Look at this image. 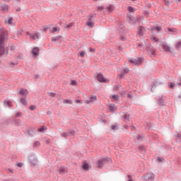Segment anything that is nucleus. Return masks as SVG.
Returning a JSON list of instances; mask_svg holds the SVG:
<instances>
[{
	"label": "nucleus",
	"instance_id": "nucleus-1",
	"mask_svg": "<svg viewBox=\"0 0 181 181\" xmlns=\"http://www.w3.org/2000/svg\"><path fill=\"white\" fill-rule=\"evenodd\" d=\"M144 45L146 46V50L151 57H152V56H156V49H155L152 45L150 44L148 45L146 42H144Z\"/></svg>",
	"mask_w": 181,
	"mask_h": 181
},
{
	"label": "nucleus",
	"instance_id": "nucleus-2",
	"mask_svg": "<svg viewBox=\"0 0 181 181\" xmlns=\"http://www.w3.org/2000/svg\"><path fill=\"white\" fill-rule=\"evenodd\" d=\"M110 162H112V160H111V158L107 157V158H104L100 160H98L96 163V165H97L98 168H99V169H101V168H103L104 165H105L107 163H110Z\"/></svg>",
	"mask_w": 181,
	"mask_h": 181
},
{
	"label": "nucleus",
	"instance_id": "nucleus-3",
	"mask_svg": "<svg viewBox=\"0 0 181 181\" xmlns=\"http://www.w3.org/2000/svg\"><path fill=\"white\" fill-rule=\"evenodd\" d=\"M0 35H1L3 37V43H4V54H5V52H6L5 40H8V31L5 30V29H1Z\"/></svg>",
	"mask_w": 181,
	"mask_h": 181
},
{
	"label": "nucleus",
	"instance_id": "nucleus-4",
	"mask_svg": "<svg viewBox=\"0 0 181 181\" xmlns=\"http://www.w3.org/2000/svg\"><path fill=\"white\" fill-rule=\"evenodd\" d=\"M97 80L99 83H110V80L105 78L102 73L98 74Z\"/></svg>",
	"mask_w": 181,
	"mask_h": 181
},
{
	"label": "nucleus",
	"instance_id": "nucleus-5",
	"mask_svg": "<svg viewBox=\"0 0 181 181\" xmlns=\"http://www.w3.org/2000/svg\"><path fill=\"white\" fill-rule=\"evenodd\" d=\"M144 180L148 181H154L155 180V174L152 173H148L146 175L143 177Z\"/></svg>",
	"mask_w": 181,
	"mask_h": 181
},
{
	"label": "nucleus",
	"instance_id": "nucleus-6",
	"mask_svg": "<svg viewBox=\"0 0 181 181\" xmlns=\"http://www.w3.org/2000/svg\"><path fill=\"white\" fill-rule=\"evenodd\" d=\"M30 163L31 165H33L34 166L36 165V163H37V158H36V156L34 154H32L28 158Z\"/></svg>",
	"mask_w": 181,
	"mask_h": 181
},
{
	"label": "nucleus",
	"instance_id": "nucleus-7",
	"mask_svg": "<svg viewBox=\"0 0 181 181\" xmlns=\"http://www.w3.org/2000/svg\"><path fill=\"white\" fill-rule=\"evenodd\" d=\"M88 21L86 23L87 26H89V28H94V23H93V18H94V16L89 15L88 16Z\"/></svg>",
	"mask_w": 181,
	"mask_h": 181
},
{
	"label": "nucleus",
	"instance_id": "nucleus-8",
	"mask_svg": "<svg viewBox=\"0 0 181 181\" xmlns=\"http://www.w3.org/2000/svg\"><path fill=\"white\" fill-rule=\"evenodd\" d=\"M4 52V37H2V35H0V57L3 56Z\"/></svg>",
	"mask_w": 181,
	"mask_h": 181
},
{
	"label": "nucleus",
	"instance_id": "nucleus-9",
	"mask_svg": "<svg viewBox=\"0 0 181 181\" xmlns=\"http://www.w3.org/2000/svg\"><path fill=\"white\" fill-rule=\"evenodd\" d=\"M129 63H132V64H134L135 66H138V64H141V63H142V59L139 57L138 59H130Z\"/></svg>",
	"mask_w": 181,
	"mask_h": 181
},
{
	"label": "nucleus",
	"instance_id": "nucleus-10",
	"mask_svg": "<svg viewBox=\"0 0 181 181\" xmlns=\"http://www.w3.org/2000/svg\"><path fill=\"white\" fill-rule=\"evenodd\" d=\"M11 122H12V119H7L5 121L0 123V127H1L2 128H5V127H8V125H9Z\"/></svg>",
	"mask_w": 181,
	"mask_h": 181
},
{
	"label": "nucleus",
	"instance_id": "nucleus-11",
	"mask_svg": "<svg viewBox=\"0 0 181 181\" xmlns=\"http://www.w3.org/2000/svg\"><path fill=\"white\" fill-rule=\"evenodd\" d=\"M27 134L29 136H35L36 135V129L35 128H30L27 130Z\"/></svg>",
	"mask_w": 181,
	"mask_h": 181
},
{
	"label": "nucleus",
	"instance_id": "nucleus-12",
	"mask_svg": "<svg viewBox=\"0 0 181 181\" xmlns=\"http://www.w3.org/2000/svg\"><path fill=\"white\" fill-rule=\"evenodd\" d=\"M127 19L129 21V23L135 24V17L134 16L129 14L127 16Z\"/></svg>",
	"mask_w": 181,
	"mask_h": 181
},
{
	"label": "nucleus",
	"instance_id": "nucleus-13",
	"mask_svg": "<svg viewBox=\"0 0 181 181\" xmlns=\"http://www.w3.org/2000/svg\"><path fill=\"white\" fill-rule=\"evenodd\" d=\"M39 51L40 49H39V47H35L33 49L32 53L35 57H37V56H39Z\"/></svg>",
	"mask_w": 181,
	"mask_h": 181
},
{
	"label": "nucleus",
	"instance_id": "nucleus-14",
	"mask_svg": "<svg viewBox=\"0 0 181 181\" xmlns=\"http://www.w3.org/2000/svg\"><path fill=\"white\" fill-rule=\"evenodd\" d=\"M82 169L86 170V172H88L90 169V165L87 162L84 161L82 165Z\"/></svg>",
	"mask_w": 181,
	"mask_h": 181
},
{
	"label": "nucleus",
	"instance_id": "nucleus-15",
	"mask_svg": "<svg viewBox=\"0 0 181 181\" xmlns=\"http://www.w3.org/2000/svg\"><path fill=\"white\" fill-rule=\"evenodd\" d=\"M1 8L2 12L5 13V12H8L9 9V6L7 4H2Z\"/></svg>",
	"mask_w": 181,
	"mask_h": 181
},
{
	"label": "nucleus",
	"instance_id": "nucleus-16",
	"mask_svg": "<svg viewBox=\"0 0 181 181\" xmlns=\"http://www.w3.org/2000/svg\"><path fill=\"white\" fill-rule=\"evenodd\" d=\"M65 134H66V136H74V135L76 134V131L71 129V130H69L66 132H65Z\"/></svg>",
	"mask_w": 181,
	"mask_h": 181
},
{
	"label": "nucleus",
	"instance_id": "nucleus-17",
	"mask_svg": "<svg viewBox=\"0 0 181 181\" xmlns=\"http://www.w3.org/2000/svg\"><path fill=\"white\" fill-rule=\"evenodd\" d=\"M11 122H13V124H14L16 126H19L21 125V124H22V120L19 119H13V120H11Z\"/></svg>",
	"mask_w": 181,
	"mask_h": 181
},
{
	"label": "nucleus",
	"instance_id": "nucleus-18",
	"mask_svg": "<svg viewBox=\"0 0 181 181\" xmlns=\"http://www.w3.org/2000/svg\"><path fill=\"white\" fill-rule=\"evenodd\" d=\"M151 30L152 33H153V32H155V30H157V32H160V30H162V27L153 26V28H151Z\"/></svg>",
	"mask_w": 181,
	"mask_h": 181
},
{
	"label": "nucleus",
	"instance_id": "nucleus-19",
	"mask_svg": "<svg viewBox=\"0 0 181 181\" xmlns=\"http://www.w3.org/2000/svg\"><path fill=\"white\" fill-rule=\"evenodd\" d=\"M144 30H145V27L140 26L139 28L138 35H139V36H144Z\"/></svg>",
	"mask_w": 181,
	"mask_h": 181
},
{
	"label": "nucleus",
	"instance_id": "nucleus-20",
	"mask_svg": "<svg viewBox=\"0 0 181 181\" xmlns=\"http://www.w3.org/2000/svg\"><path fill=\"white\" fill-rule=\"evenodd\" d=\"M4 105L5 107H6V105H7V107H8L9 108H11V107H12V102H11L10 100H5L4 101Z\"/></svg>",
	"mask_w": 181,
	"mask_h": 181
},
{
	"label": "nucleus",
	"instance_id": "nucleus-21",
	"mask_svg": "<svg viewBox=\"0 0 181 181\" xmlns=\"http://www.w3.org/2000/svg\"><path fill=\"white\" fill-rule=\"evenodd\" d=\"M160 84H162V83H158L156 81L153 82L151 87V91H153V87H158V86H159Z\"/></svg>",
	"mask_w": 181,
	"mask_h": 181
},
{
	"label": "nucleus",
	"instance_id": "nucleus-22",
	"mask_svg": "<svg viewBox=\"0 0 181 181\" xmlns=\"http://www.w3.org/2000/svg\"><path fill=\"white\" fill-rule=\"evenodd\" d=\"M162 47L165 52H170V47H169L168 45H166V44H163Z\"/></svg>",
	"mask_w": 181,
	"mask_h": 181
},
{
	"label": "nucleus",
	"instance_id": "nucleus-23",
	"mask_svg": "<svg viewBox=\"0 0 181 181\" xmlns=\"http://www.w3.org/2000/svg\"><path fill=\"white\" fill-rule=\"evenodd\" d=\"M106 11H108V12H112L114 9H115V6L114 5L110 4L109 6L105 8Z\"/></svg>",
	"mask_w": 181,
	"mask_h": 181
},
{
	"label": "nucleus",
	"instance_id": "nucleus-24",
	"mask_svg": "<svg viewBox=\"0 0 181 181\" xmlns=\"http://www.w3.org/2000/svg\"><path fill=\"white\" fill-rule=\"evenodd\" d=\"M109 110L111 111V112H114L115 110H117V107L115 106V104H110L109 105Z\"/></svg>",
	"mask_w": 181,
	"mask_h": 181
},
{
	"label": "nucleus",
	"instance_id": "nucleus-25",
	"mask_svg": "<svg viewBox=\"0 0 181 181\" xmlns=\"http://www.w3.org/2000/svg\"><path fill=\"white\" fill-rule=\"evenodd\" d=\"M47 129V127H46V126L43 125L37 129V132H44V131H46Z\"/></svg>",
	"mask_w": 181,
	"mask_h": 181
},
{
	"label": "nucleus",
	"instance_id": "nucleus-26",
	"mask_svg": "<svg viewBox=\"0 0 181 181\" xmlns=\"http://www.w3.org/2000/svg\"><path fill=\"white\" fill-rule=\"evenodd\" d=\"M158 105H161V106L165 105V101L163 100V97H160L159 98V100H158Z\"/></svg>",
	"mask_w": 181,
	"mask_h": 181
},
{
	"label": "nucleus",
	"instance_id": "nucleus-27",
	"mask_svg": "<svg viewBox=\"0 0 181 181\" xmlns=\"http://www.w3.org/2000/svg\"><path fill=\"white\" fill-rule=\"evenodd\" d=\"M20 102L21 103V104L23 105H26V104H28V101H26L25 98H21V100H20Z\"/></svg>",
	"mask_w": 181,
	"mask_h": 181
},
{
	"label": "nucleus",
	"instance_id": "nucleus-28",
	"mask_svg": "<svg viewBox=\"0 0 181 181\" xmlns=\"http://www.w3.org/2000/svg\"><path fill=\"white\" fill-rule=\"evenodd\" d=\"M62 36L59 35V36H57V37H53L52 38V42H57V40H60V39H62Z\"/></svg>",
	"mask_w": 181,
	"mask_h": 181
},
{
	"label": "nucleus",
	"instance_id": "nucleus-29",
	"mask_svg": "<svg viewBox=\"0 0 181 181\" xmlns=\"http://www.w3.org/2000/svg\"><path fill=\"white\" fill-rule=\"evenodd\" d=\"M138 149L141 152H145V151L146 150V147H145V146H139Z\"/></svg>",
	"mask_w": 181,
	"mask_h": 181
},
{
	"label": "nucleus",
	"instance_id": "nucleus-30",
	"mask_svg": "<svg viewBox=\"0 0 181 181\" xmlns=\"http://www.w3.org/2000/svg\"><path fill=\"white\" fill-rule=\"evenodd\" d=\"M19 94H21V95H25L26 94H28V90L21 89L19 92Z\"/></svg>",
	"mask_w": 181,
	"mask_h": 181
},
{
	"label": "nucleus",
	"instance_id": "nucleus-31",
	"mask_svg": "<svg viewBox=\"0 0 181 181\" xmlns=\"http://www.w3.org/2000/svg\"><path fill=\"white\" fill-rule=\"evenodd\" d=\"M175 86H176V83H173V82L168 83L169 88H175Z\"/></svg>",
	"mask_w": 181,
	"mask_h": 181
},
{
	"label": "nucleus",
	"instance_id": "nucleus-32",
	"mask_svg": "<svg viewBox=\"0 0 181 181\" xmlns=\"http://www.w3.org/2000/svg\"><path fill=\"white\" fill-rule=\"evenodd\" d=\"M40 146V142L39 141H36L34 142L33 148H39Z\"/></svg>",
	"mask_w": 181,
	"mask_h": 181
},
{
	"label": "nucleus",
	"instance_id": "nucleus-33",
	"mask_svg": "<svg viewBox=\"0 0 181 181\" xmlns=\"http://www.w3.org/2000/svg\"><path fill=\"white\" fill-rule=\"evenodd\" d=\"M112 100H114V101H118V100H119V95H113L112 96Z\"/></svg>",
	"mask_w": 181,
	"mask_h": 181
},
{
	"label": "nucleus",
	"instance_id": "nucleus-34",
	"mask_svg": "<svg viewBox=\"0 0 181 181\" xmlns=\"http://www.w3.org/2000/svg\"><path fill=\"white\" fill-rule=\"evenodd\" d=\"M64 104H73V101L69 99H66L64 100Z\"/></svg>",
	"mask_w": 181,
	"mask_h": 181
},
{
	"label": "nucleus",
	"instance_id": "nucleus-35",
	"mask_svg": "<svg viewBox=\"0 0 181 181\" xmlns=\"http://www.w3.org/2000/svg\"><path fill=\"white\" fill-rule=\"evenodd\" d=\"M74 26V23H70L69 24L66 25V29H70L71 28H73Z\"/></svg>",
	"mask_w": 181,
	"mask_h": 181
},
{
	"label": "nucleus",
	"instance_id": "nucleus-36",
	"mask_svg": "<svg viewBox=\"0 0 181 181\" xmlns=\"http://www.w3.org/2000/svg\"><path fill=\"white\" fill-rule=\"evenodd\" d=\"M127 11H129V12H135V8H134L132 6H129L127 8Z\"/></svg>",
	"mask_w": 181,
	"mask_h": 181
},
{
	"label": "nucleus",
	"instance_id": "nucleus-37",
	"mask_svg": "<svg viewBox=\"0 0 181 181\" xmlns=\"http://www.w3.org/2000/svg\"><path fill=\"white\" fill-rule=\"evenodd\" d=\"M89 100L91 103H93V101H97V96H91Z\"/></svg>",
	"mask_w": 181,
	"mask_h": 181
},
{
	"label": "nucleus",
	"instance_id": "nucleus-38",
	"mask_svg": "<svg viewBox=\"0 0 181 181\" xmlns=\"http://www.w3.org/2000/svg\"><path fill=\"white\" fill-rule=\"evenodd\" d=\"M57 30H58V32H60V28H59L57 29V28L54 27V28H52V33H54V32H57Z\"/></svg>",
	"mask_w": 181,
	"mask_h": 181
},
{
	"label": "nucleus",
	"instance_id": "nucleus-39",
	"mask_svg": "<svg viewBox=\"0 0 181 181\" xmlns=\"http://www.w3.org/2000/svg\"><path fill=\"white\" fill-rule=\"evenodd\" d=\"M157 160H158V162L163 163V162H165V158H164L158 157V158H157Z\"/></svg>",
	"mask_w": 181,
	"mask_h": 181
},
{
	"label": "nucleus",
	"instance_id": "nucleus-40",
	"mask_svg": "<svg viewBox=\"0 0 181 181\" xmlns=\"http://www.w3.org/2000/svg\"><path fill=\"white\" fill-rule=\"evenodd\" d=\"M29 110H30V111H35L36 110V105H30Z\"/></svg>",
	"mask_w": 181,
	"mask_h": 181
},
{
	"label": "nucleus",
	"instance_id": "nucleus-41",
	"mask_svg": "<svg viewBox=\"0 0 181 181\" xmlns=\"http://www.w3.org/2000/svg\"><path fill=\"white\" fill-rule=\"evenodd\" d=\"M181 47V41L180 42H178L176 45H175V48L177 49H180Z\"/></svg>",
	"mask_w": 181,
	"mask_h": 181
},
{
	"label": "nucleus",
	"instance_id": "nucleus-42",
	"mask_svg": "<svg viewBox=\"0 0 181 181\" xmlns=\"http://www.w3.org/2000/svg\"><path fill=\"white\" fill-rule=\"evenodd\" d=\"M124 119L126 121H129V115H124L123 117Z\"/></svg>",
	"mask_w": 181,
	"mask_h": 181
},
{
	"label": "nucleus",
	"instance_id": "nucleus-43",
	"mask_svg": "<svg viewBox=\"0 0 181 181\" xmlns=\"http://www.w3.org/2000/svg\"><path fill=\"white\" fill-rule=\"evenodd\" d=\"M65 170H64V168L62 167V168L59 169V173H62V175H64Z\"/></svg>",
	"mask_w": 181,
	"mask_h": 181
},
{
	"label": "nucleus",
	"instance_id": "nucleus-44",
	"mask_svg": "<svg viewBox=\"0 0 181 181\" xmlns=\"http://www.w3.org/2000/svg\"><path fill=\"white\" fill-rule=\"evenodd\" d=\"M176 141H180L181 140V134H177V136H176Z\"/></svg>",
	"mask_w": 181,
	"mask_h": 181
},
{
	"label": "nucleus",
	"instance_id": "nucleus-45",
	"mask_svg": "<svg viewBox=\"0 0 181 181\" xmlns=\"http://www.w3.org/2000/svg\"><path fill=\"white\" fill-rule=\"evenodd\" d=\"M167 29H168V32H171V33L176 32V28H168Z\"/></svg>",
	"mask_w": 181,
	"mask_h": 181
},
{
	"label": "nucleus",
	"instance_id": "nucleus-46",
	"mask_svg": "<svg viewBox=\"0 0 181 181\" xmlns=\"http://www.w3.org/2000/svg\"><path fill=\"white\" fill-rule=\"evenodd\" d=\"M111 128H112V131H117L118 129V126L112 125Z\"/></svg>",
	"mask_w": 181,
	"mask_h": 181
},
{
	"label": "nucleus",
	"instance_id": "nucleus-47",
	"mask_svg": "<svg viewBox=\"0 0 181 181\" xmlns=\"http://www.w3.org/2000/svg\"><path fill=\"white\" fill-rule=\"evenodd\" d=\"M164 4L166 5L167 6H169L170 2L169 0H163Z\"/></svg>",
	"mask_w": 181,
	"mask_h": 181
},
{
	"label": "nucleus",
	"instance_id": "nucleus-48",
	"mask_svg": "<svg viewBox=\"0 0 181 181\" xmlns=\"http://www.w3.org/2000/svg\"><path fill=\"white\" fill-rule=\"evenodd\" d=\"M153 40L156 42V43H159V39L156 37V36L153 37Z\"/></svg>",
	"mask_w": 181,
	"mask_h": 181
},
{
	"label": "nucleus",
	"instance_id": "nucleus-49",
	"mask_svg": "<svg viewBox=\"0 0 181 181\" xmlns=\"http://www.w3.org/2000/svg\"><path fill=\"white\" fill-rule=\"evenodd\" d=\"M71 86H77V81H76L75 80H72L71 81Z\"/></svg>",
	"mask_w": 181,
	"mask_h": 181
},
{
	"label": "nucleus",
	"instance_id": "nucleus-50",
	"mask_svg": "<svg viewBox=\"0 0 181 181\" xmlns=\"http://www.w3.org/2000/svg\"><path fill=\"white\" fill-rule=\"evenodd\" d=\"M12 21H13V18H12V17L9 18L8 20L7 23L8 25H11V23H12Z\"/></svg>",
	"mask_w": 181,
	"mask_h": 181
},
{
	"label": "nucleus",
	"instance_id": "nucleus-51",
	"mask_svg": "<svg viewBox=\"0 0 181 181\" xmlns=\"http://www.w3.org/2000/svg\"><path fill=\"white\" fill-rule=\"evenodd\" d=\"M98 11H99V12L104 11V7L103 6H98Z\"/></svg>",
	"mask_w": 181,
	"mask_h": 181
},
{
	"label": "nucleus",
	"instance_id": "nucleus-52",
	"mask_svg": "<svg viewBox=\"0 0 181 181\" xmlns=\"http://www.w3.org/2000/svg\"><path fill=\"white\" fill-rule=\"evenodd\" d=\"M128 71H129V69L128 68H126L123 70V74H127V73H128Z\"/></svg>",
	"mask_w": 181,
	"mask_h": 181
},
{
	"label": "nucleus",
	"instance_id": "nucleus-53",
	"mask_svg": "<svg viewBox=\"0 0 181 181\" xmlns=\"http://www.w3.org/2000/svg\"><path fill=\"white\" fill-rule=\"evenodd\" d=\"M49 97H56V94L53 92L49 93Z\"/></svg>",
	"mask_w": 181,
	"mask_h": 181
},
{
	"label": "nucleus",
	"instance_id": "nucleus-54",
	"mask_svg": "<svg viewBox=\"0 0 181 181\" xmlns=\"http://www.w3.org/2000/svg\"><path fill=\"white\" fill-rule=\"evenodd\" d=\"M84 54H86V52L85 51H82V52H80L81 57H84Z\"/></svg>",
	"mask_w": 181,
	"mask_h": 181
},
{
	"label": "nucleus",
	"instance_id": "nucleus-55",
	"mask_svg": "<svg viewBox=\"0 0 181 181\" xmlns=\"http://www.w3.org/2000/svg\"><path fill=\"white\" fill-rule=\"evenodd\" d=\"M61 136H63V138L67 139V134H66V132L61 134Z\"/></svg>",
	"mask_w": 181,
	"mask_h": 181
},
{
	"label": "nucleus",
	"instance_id": "nucleus-56",
	"mask_svg": "<svg viewBox=\"0 0 181 181\" xmlns=\"http://www.w3.org/2000/svg\"><path fill=\"white\" fill-rule=\"evenodd\" d=\"M119 87H121V86H120V85H117V86H116L115 87V91H118V90H119Z\"/></svg>",
	"mask_w": 181,
	"mask_h": 181
},
{
	"label": "nucleus",
	"instance_id": "nucleus-57",
	"mask_svg": "<svg viewBox=\"0 0 181 181\" xmlns=\"http://www.w3.org/2000/svg\"><path fill=\"white\" fill-rule=\"evenodd\" d=\"M89 51L90 52V53H94L95 52V49L90 47Z\"/></svg>",
	"mask_w": 181,
	"mask_h": 181
},
{
	"label": "nucleus",
	"instance_id": "nucleus-58",
	"mask_svg": "<svg viewBox=\"0 0 181 181\" xmlns=\"http://www.w3.org/2000/svg\"><path fill=\"white\" fill-rule=\"evenodd\" d=\"M120 40L125 41V40H127V37H125V36H124V35H122V36L120 37Z\"/></svg>",
	"mask_w": 181,
	"mask_h": 181
},
{
	"label": "nucleus",
	"instance_id": "nucleus-59",
	"mask_svg": "<svg viewBox=\"0 0 181 181\" xmlns=\"http://www.w3.org/2000/svg\"><path fill=\"white\" fill-rule=\"evenodd\" d=\"M18 168H22V166H23V163H18L16 165Z\"/></svg>",
	"mask_w": 181,
	"mask_h": 181
},
{
	"label": "nucleus",
	"instance_id": "nucleus-60",
	"mask_svg": "<svg viewBox=\"0 0 181 181\" xmlns=\"http://www.w3.org/2000/svg\"><path fill=\"white\" fill-rule=\"evenodd\" d=\"M146 124H147V127H148V129L152 128V125H151V122H148L146 123Z\"/></svg>",
	"mask_w": 181,
	"mask_h": 181
},
{
	"label": "nucleus",
	"instance_id": "nucleus-61",
	"mask_svg": "<svg viewBox=\"0 0 181 181\" xmlns=\"http://www.w3.org/2000/svg\"><path fill=\"white\" fill-rule=\"evenodd\" d=\"M21 115H22V113L21 112H18L16 114V117H21Z\"/></svg>",
	"mask_w": 181,
	"mask_h": 181
},
{
	"label": "nucleus",
	"instance_id": "nucleus-62",
	"mask_svg": "<svg viewBox=\"0 0 181 181\" xmlns=\"http://www.w3.org/2000/svg\"><path fill=\"white\" fill-rule=\"evenodd\" d=\"M120 94L122 97H125V91L122 90L120 92Z\"/></svg>",
	"mask_w": 181,
	"mask_h": 181
},
{
	"label": "nucleus",
	"instance_id": "nucleus-63",
	"mask_svg": "<svg viewBox=\"0 0 181 181\" xmlns=\"http://www.w3.org/2000/svg\"><path fill=\"white\" fill-rule=\"evenodd\" d=\"M138 47H144V43L141 42L139 45H137Z\"/></svg>",
	"mask_w": 181,
	"mask_h": 181
},
{
	"label": "nucleus",
	"instance_id": "nucleus-64",
	"mask_svg": "<svg viewBox=\"0 0 181 181\" xmlns=\"http://www.w3.org/2000/svg\"><path fill=\"white\" fill-rule=\"evenodd\" d=\"M16 47L15 45H11V50H15Z\"/></svg>",
	"mask_w": 181,
	"mask_h": 181
}]
</instances>
